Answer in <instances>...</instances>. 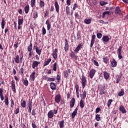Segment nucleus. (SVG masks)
<instances>
[{
  "label": "nucleus",
  "instance_id": "nucleus-1",
  "mask_svg": "<svg viewBox=\"0 0 128 128\" xmlns=\"http://www.w3.org/2000/svg\"><path fill=\"white\" fill-rule=\"evenodd\" d=\"M24 58V56H20H20L16 55L14 58V60H15L16 64H22V60Z\"/></svg>",
  "mask_w": 128,
  "mask_h": 128
},
{
  "label": "nucleus",
  "instance_id": "nucleus-2",
  "mask_svg": "<svg viewBox=\"0 0 128 128\" xmlns=\"http://www.w3.org/2000/svg\"><path fill=\"white\" fill-rule=\"evenodd\" d=\"M114 13L116 14H118V16H124V14L122 13V10H120V6H117L116 8Z\"/></svg>",
  "mask_w": 128,
  "mask_h": 128
},
{
  "label": "nucleus",
  "instance_id": "nucleus-3",
  "mask_svg": "<svg viewBox=\"0 0 128 128\" xmlns=\"http://www.w3.org/2000/svg\"><path fill=\"white\" fill-rule=\"evenodd\" d=\"M39 64H40V62L34 60L32 62V68H33V70H34L36 68H38V66Z\"/></svg>",
  "mask_w": 128,
  "mask_h": 128
},
{
  "label": "nucleus",
  "instance_id": "nucleus-4",
  "mask_svg": "<svg viewBox=\"0 0 128 128\" xmlns=\"http://www.w3.org/2000/svg\"><path fill=\"white\" fill-rule=\"evenodd\" d=\"M96 70L94 68L90 70L88 74V76L90 78H93L94 76V75L96 74Z\"/></svg>",
  "mask_w": 128,
  "mask_h": 128
},
{
  "label": "nucleus",
  "instance_id": "nucleus-5",
  "mask_svg": "<svg viewBox=\"0 0 128 128\" xmlns=\"http://www.w3.org/2000/svg\"><path fill=\"white\" fill-rule=\"evenodd\" d=\"M82 82V88H84L86 84V76L84 74H82V78L81 79Z\"/></svg>",
  "mask_w": 128,
  "mask_h": 128
},
{
  "label": "nucleus",
  "instance_id": "nucleus-6",
  "mask_svg": "<svg viewBox=\"0 0 128 128\" xmlns=\"http://www.w3.org/2000/svg\"><path fill=\"white\" fill-rule=\"evenodd\" d=\"M54 100L56 104H60L62 100V95L58 94L55 96Z\"/></svg>",
  "mask_w": 128,
  "mask_h": 128
},
{
  "label": "nucleus",
  "instance_id": "nucleus-7",
  "mask_svg": "<svg viewBox=\"0 0 128 128\" xmlns=\"http://www.w3.org/2000/svg\"><path fill=\"white\" fill-rule=\"evenodd\" d=\"M103 76H104V80H108L110 78V74L109 72H108L106 71H104Z\"/></svg>",
  "mask_w": 128,
  "mask_h": 128
},
{
  "label": "nucleus",
  "instance_id": "nucleus-8",
  "mask_svg": "<svg viewBox=\"0 0 128 128\" xmlns=\"http://www.w3.org/2000/svg\"><path fill=\"white\" fill-rule=\"evenodd\" d=\"M96 35L93 34L92 36L91 41H90V47L92 48L94 46V42H96Z\"/></svg>",
  "mask_w": 128,
  "mask_h": 128
},
{
  "label": "nucleus",
  "instance_id": "nucleus-9",
  "mask_svg": "<svg viewBox=\"0 0 128 128\" xmlns=\"http://www.w3.org/2000/svg\"><path fill=\"white\" fill-rule=\"evenodd\" d=\"M122 46H120L118 50V58L119 60H122Z\"/></svg>",
  "mask_w": 128,
  "mask_h": 128
},
{
  "label": "nucleus",
  "instance_id": "nucleus-10",
  "mask_svg": "<svg viewBox=\"0 0 128 128\" xmlns=\"http://www.w3.org/2000/svg\"><path fill=\"white\" fill-rule=\"evenodd\" d=\"M82 44H79L74 50L75 54L78 53V52H80V50H82Z\"/></svg>",
  "mask_w": 128,
  "mask_h": 128
},
{
  "label": "nucleus",
  "instance_id": "nucleus-11",
  "mask_svg": "<svg viewBox=\"0 0 128 128\" xmlns=\"http://www.w3.org/2000/svg\"><path fill=\"white\" fill-rule=\"evenodd\" d=\"M102 40L104 44L108 42L110 40V38L108 36H104L102 38Z\"/></svg>",
  "mask_w": 128,
  "mask_h": 128
},
{
  "label": "nucleus",
  "instance_id": "nucleus-12",
  "mask_svg": "<svg viewBox=\"0 0 128 128\" xmlns=\"http://www.w3.org/2000/svg\"><path fill=\"white\" fill-rule=\"evenodd\" d=\"M57 52H58V49L55 48L52 54V56L54 60H56V58H58V53Z\"/></svg>",
  "mask_w": 128,
  "mask_h": 128
},
{
  "label": "nucleus",
  "instance_id": "nucleus-13",
  "mask_svg": "<svg viewBox=\"0 0 128 128\" xmlns=\"http://www.w3.org/2000/svg\"><path fill=\"white\" fill-rule=\"evenodd\" d=\"M11 84V88L12 89V92H16V82H14V80H12V81Z\"/></svg>",
  "mask_w": 128,
  "mask_h": 128
},
{
  "label": "nucleus",
  "instance_id": "nucleus-14",
  "mask_svg": "<svg viewBox=\"0 0 128 128\" xmlns=\"http://www.w3.org/2000/svg\"><path fill=\"white\" fill-rule=\"evenodd\" d=\"M119 110L122 114H126V108H124V106L122 105L120 106Z\"/></svg>",
  "mask_w": 128,
  "mask_h": 128
},
{
  "label": "nucleus",
  "instance_id": "nucleus-15",
  "mask_svg": "<svg viewBox=\"0 0 128 128\" xmlns=\"http://www.w3.org/2000/svg\"><path fill=\"white\" fill-rule=\"evenodd\" d=\"M54 6L56 12L60 14V5H58V2L56 0L54 2Z\"/></svg>",
  "mask_w": 128,
  "mask_h": 128
},
{
  "label": "nucleus",
  "instance_id": "nucleus-16",
  "mask_svg": "<svg viewBox=\"0 0 128 128\" xmlns=\"http://www.w3.org/2000/svg\"><path fill=\"white\" fill-rule=\"evenodd\" d=\"M50 86L52 90H56V84L54 82H51Z\"/></svg>",
  "mask_w": 128,
  "mask_h": 128
},
{
  "label": "nucleus",
  "instance_id": "nucleus-17",
  "mask_svg": "<svg viewBox=\"0 0 128 128\" xmlns=\"http://www.w3.org/2000/svg\"><path fill=\"white\" fill-rule=\"evenodd\" d=\"M68 48H69V45H68V40L66 38H65V44H64V47L65 52H68Z\"/></svg>",
  "mask_w": 128,
  "mask_h": 128
},
{
  "label": "nucleus",
  "instance_id": "nucleus-18",
  "mask_svg": "<svg viewBox=\"0 0 128 128\" xmlns=\"http://www.w3.org/2000/svg\"><path fill=\"white\" fill-rule=\"evenodd\" d=\"M111 66L112 68H116L118 65V62L114 58H113L112 61H110Z\"/></svg>",
  "mask_w": 128,
  "mask_h": 128
},
{
  "label": "nucleus",
  "instance_id": "nucleus-19",
  "mask_svg": "<svg viewBox=\"0 0 128 128\" xmlns=\"http://www.w3.org/2000/svg\"><path fill=\"white\" fill-rule=\"evenodd\" d=\"M78 108L74 109V111L71 115L72 118H76V116L78 114Z\"/></svg>",
  "mask_w": 128,
  "mask_h": 128
},
{
  "label": "nucleus",
  "instance_id": "nucleus-20",
  "mask_svg": "<svg viewBox=\"0 0 128 128\" xmlns=\"http://www.w3.org/2000/svg\"><path fill=\"white\" fill-rule=\"evenodd\" d=\"M54 112H52V110H50L48 113V118H54Z\"/></svg>",
  "mask_w": 128,
  "mask_h": 128
},
{
  "label": "nucleus",
  "instance_id": "nucleus-21",
  "mask_svg": "<svg viewBox=\"0 0 128 128\" xmlns=\"http://www.w3.org/2000/svg\"><path fill=\"white\" fill-rule=\"evenodd\" d=\"M80 98H81V100H85L86 98V90L82 91V94H80Z\"/></svg>",
  "mask_w": 128,
  "mask_h": 128
},
{
  "label": "nucleus",
  "instance_id": "nucleus-22",
  "mask_svg": "<svg viewBox=\"0 0 128 128\" xmlns=\"http://www.w3.org/2000/svg\"><path fill=\"white\" fill-rule=\"evenodd\" d=\"M76 102V99L73 98L70 101V108H72L74 106V104Z\"/></svg>",
  "mask_w": 128,
  "mask_h": 128
},
{
  "label": "nucleus",
  "instance_id": "nucleus-23",
  "mask_svg": "<svg viewBox=\"0 0 128 128\" xmlns=\"http://www.w3.org/2000/svg\"><path fill=\"white\" fill-rule=\"evenodd\" d=\"M46 24L47 25V30H50V28H52V25L50 24V20L48 19L46 22Z\"/></svg>",
  "mask_w": 128,
  "mask_h": 128
},
{
  "label": "nucleus",
  "instance_id": "nucleus-24",
  "mask_svg": "<svg viewBox=\"0 0 128 128\" xmlns=\"http://www.w3.org/2000/svg\"><path fill=\"white\" fill-rule=\"evenodd\" d=\"M2 92H4V90L0 88V98L2 102L4 100V94H2Z\"/></svg>",
  "mask_w": 128,
  "mask_h": 128
},
{
  "label": "nucleus",
  "instance_id": "nucleus-25",
  "mask_svg": "<svg viewBox=\"0 0 128 128\" xmlns=\"http://www.w3.org/2000/svg\"><path fill=\"white\" fill-rule=\"evenodd\" d=\"M44 78L46 80H47V82H54L56 80V78H52L47 76H46Z\"/></svg>",
  "mask_w": 128,
  "mask_h": 128
},
{
  "label": "nucleus",
  "instance_id": "nucleus-26",
  "mask_svg": "<svg viewBox=\"0 0 128 128\" xmlns=\"http://www.w3.org/2000/svg\"><path fill=\"white\" fill-rule=\"evenodd\" d=\"M24 12L26 14H28V12H30V5L26 4L24 8Z\"/></svg>",
  "mask_w": 128,
  "mask_h": 128
},
{
  "label": "nucleus",
  "instance_id": "nucleus-27",
  "mask_svg": "<svg viewBox=\"0 0 128 128\" xmlns=\"http://www.w3.org/2000/svg\"><path fill=\"white\" fill-rule=\"evenodd\" d=\"M44 6H46V4L44 3V2L40 0L39 2V6L40 8H44Z\"/></svg>",
  "mask_w": 128,
  "mask_h": 128
},
{
  "label": "nucleus",
  "instance_id": "nucleus-28",
  "mask_svg": "<svg viewBox=\"0 0 128 128\" xmlns=\"http://www.w3.org/2000/svg\"><path fill=\"white\" fill-rule=\"evenodd\" d=\"M59 123V126L60 128H64V120H62L58 122Z\"/></svg>",
  "mask_w": 128,
  "mask_h": 128
},
{
  "label": "nucleus",
  "instance_id": "nucleus-29",
  "mask_svg": "<svg viewBox=\"0 0 128 128\" xmlns=\"http://www.w3.org/2000/svg\"><path fill=\"white\" fill-rule=\"evenodd\" d=\"M52 62V58H50L47 60H45L44 64V66H46L48 64H50V62Z\"/></svg>",
  "mask_w": 128,
  "mask_h": 128
},
{
  "label": "nucleus",
  "instance_id": "nucleus-30",
  "mask_svg": "<svg viewBox=\"0 0 128 128\" xmlns=\"http://www.w3.org/2000/svg\"><path fill=\"white\" fill-rule=\"evenodd\" d=\"M36 49V54H38V56H40V54H42V49H39L38 47L36 46V48H35Z\"/></svg>",
  "mask_w": 128,
  "mask_h": 128
},
{
  "label": "nucleus",
  "instance_id": "nucleus-31",
  "mask_svg": "<svg viewBox=\"0 0 128 128\" xmlns=\"http://www.w3.org/2000/svg\"><path fill=\"white\" fill-rule=\"evenodd\" d=\"M35 76H36V72L34 71L32 73L31 76H30V78L32 80V82H34V80L36 78L34 77Z\"/></svg>",
  "mask_w": 128,
  "mask_h": 128
},
{
  "label": "nucleus",
  "instance_id": "nucleus-32",
  "mask_svg": "<svg viewBox=\"0 0 128 128\" xmlns=\"http://www.w3.org/2000/svg\"><path fill=\"white\" fill-rule=\"evenodd\" d=\"M108 14V16L110 15V11H106L102 13V18H104L106 17V15Z\"/></svg>",
  "mask_w": 128,
  "mask_h": 128
},
{
  "label": "nucleus",
  "instance_id": "nucleus-33",
  "mask_svg": "<svg viewBox=\"0 0 128 128\" xmlns=\"http://www.w3.org/2000/svg\"><path fill=\"white\" fill-rule=\"evenodd\" d=\"M124 94V89H121L120 91L118 94V96H122Z\"/></svg>",
  "mask_w": 128,
  "mask_h": 128
},
{
  "label": "nucleus",
  "instance_id": "nucleus-34",
  "mask_svg": "<svg viewBox=\"0 0 128 128\" xmlns=\"http://www.w3.org/2000/svg\"><path fill=\"white\" fill-rule=\"evenodd\" d=\"M4 98V102L6 106H8V97L6 95L5 96Z\"/></svg>",
  "mask_w": 128,
  "mask_h": 128
},
{
  "label": "nucleus",
  "instance_id": "nucleus-35",
  "mask_svg": "<svg viewBox=\"0 0 128 128\" xmlns=\"http://www.w3.org/2000/svg\"><path fill=\"white\" fill-rule=\"evenodd\" d=\"M84 22L86 24H90L92 22V19L91 18L88 19H85L84 20Z\"/></svg>",
  "mask_w": 128,
  "mask_h": 128
},
{
  "label": "nucleus",
  "instance_id": "nucleus-36",
  "mask_svg": "<svg viewBox=\"0 0 128 128\" xmlns=\"http://www.w3.org/2000/svg\"><path fill=\"white\" fill-rule=\"evenodd\" d=\"M5 22H6V21L4 20V18H2L1 26H2V30L4 28V26L6 25Z\"/></svg>",
  "mask_w": 128,
  "mask_h": 128
},
{
  "label": "nucleus",
  "instance_id": "nucleus-37",
  "mask_svg": "<svg viewBox=\"0 0 128 128\" xmlns=\"http://www.w3.org/2000/svg\"><path fill=\"white\" fill-rule=\"evenodd\" d=\"M57 67H58V62H56L53 64L52 70H54V72H56Z\"/></svg>",
  "mask_w": 128,
  "mask_h": 128
},
{
  "label": "nucleus",
  "instance_id": "nucleus-38",
  "mask_svg": "<svg viewBox=\"0 0 128 128\" xmlns=\"http://www.w3.org/2000/svg\"><path fill=\"white\" fill-rule=\"evenodd\" d=\"M66 12L67 16H70V7H68V6L66 7Z\"/></svg>",
  "mask_w": 128,
  "mask_h": 128
},
{
  "label": "nucleus",
  "instance_id": "nucleus-39",
  "mask_svg": "<svg viewBox=\"0 0 128 128\" xmlns=\"http://www.w3.org/2000/svg\"><path fill=\"white\" fill-rule=\"evenodd\" d=\"M95 120L97 121V122H100V120H102V118H100V115L97 114L96 115V117H95Z\"/></svg>",
  "mask_w": 128,
  "mask_h": 128
},
{
  "label": "nucleus",
  "instance_id": "nucleus-40",
  "mask_svg": "<svg viewBox=\"0 0 128 128\" xmlns=\"http://www.w3.org/2000/svg\"><path fill=\"white\" fill-rule=\"evenodd\" d=\"M80 106L81 108H84V102L82 99L80 100Z\"/></svg>",
  "mask_w": 128,
  "mask_h": 128
},
{
  "label": "nucleus",
  "instance_id": "nucleus-41",
  "mask_svg": "<svg viewBox=\"0 0 128 128\" xmlns=\"http://www.w3.org/2000/svg\"><path fill=\"white\" fill-rule=\"evenodd\" d=\"M75 88H76V94H80V92H78V90H80V87L78 86V84L75 85Z\"/></svg>",
  "mask_w": 128,
  "mask_h": 128
},
{
  "label": "nucleus",
  "instance_id": "nucleus-42",
  "mask_svg": "<svg viewBox=\"0 0 128 128\" xmlns=\"http://www.w3.org/2000/svg\"><path fill=\"white\" fill-rule=\"evenodd\" d=\"M23 84L25 86H28V80L26 78H25L24 80Z\"/></svg>",
  "mask_w": 128,
  "mask_h": 128
},
{
  "label": "nucleus",
  "instance_id": "nucleus-43",
  "mask_svg": "<svg viewBox=\"0 0 128 128\" xmlns=\"http://www.w3.org/2000/svg\"><path fill=\"white\" fill-rule=\"evenodd\" d=\"M38 12L35 11L33 14V18L34 20H36V18H38Z\"/></svg>",
  "mask_w": 128,
  "mask_h": 128
},
{
  "label": "nucleus",
  "instance_id": "nucleus-44",
  "mask_svg": "<svg viewBox=\"0 0 128 128\" xmlns=\"http://www.w3.org/2000/svg\"><path fill=\"white\" fill-rule=\"evenodd\" d=\"M92 62H93V64H94V66H98V62L96 60H94V59L92 58Z\"/></svg>",
  "mask_w": 128,
  "mask_h": 128
},
{
  "label": "nucleus",
  "instance_id": "nucleus-45",
  "mask_svg": "<svg viewBox=\"0 0 128 128\" xmlns=\"http://www.w3.org/2000/svg\"><path fill=\"white\" fill-rule=\"evenodd\" d=\"M24 24V19L23 18H18V24L22 26Z\"/></svg>",
  "mask_w": 128,
  "mask_h": 128
},
{
  "label": "nucleus",
  "instance_id": "nucleus-46",
  "mask_svg": "<svg viewBox=\"0 0 128 128\" xmlns=\"http://www.w3.org/2000/svg\"><path fill=\"white\" fill-rule=\"evenodd\" d=\"M20 105H21V106L22 107V108H26V100H23L22 101V102L21 103H20Z\"/></svg>",
  "mask_w": 128,
  "mask_h": 128
},
{
  "label": "nucleus",
  "instance_id": "nucleus-47",
  "mask_svg": "<svg viewBox=\"0 0 128 128\" xmlns=\"http://www.w3.org/2000/svg\"><path fill=\"white\" fill-rule=\"evenodd\" d=\"M108 2H104V1H100V4L102 6H104L106 4H108Z\"/></svg>",
  "mask_w": 128,
  "mask_h": 128
},
{
  "label": "nucleus",
  "instance_id": "nucleus-48",
  "mask_svg": "<svg viewBox=\"0 0 128 128\" xmlns=\"http://www.w3.org/2000/svg\"><path fill=\"white\" fill-rule=\"evenodd\" d=\"M112 102H113L112 99H110L108 100L107 102V106L108 108H110V104H112Z\"/></svg>",
  "mask_w": 128,
  "mask_h": 128
},
{
  "label": "nucleus",
  "instance_id": "nucleus-49",
  "mask_svg": "<svg viewBox=\"0 0 128 128\" xmlns=\"http://www.w3.org/2000/svg\"><path fill=\"white\" fill-rule=\"evenodd\" d=\"M30 6L32 8H34L36 6V0H30Z\"/></svg>",
  "mask_w": 128,
  "mask_h": 128
},
{
  "label": "nucleus",
  "instance_id": "nucleus-50",
  "mask_svg": "<svg viewBox=\"0 0 128 128\" xmlns=\"http://www.w3.org/2000/svg\"><path fill=\"white\" fill-rule=\"evenodd\" d=\"M70 56V58H78V56H76V54H74V52H72V50H71Z\"/></svg>",
  "mask_w": 128,
  "mask_h": 128
},
{
  "label": "nucleus",
  "instance_id": "nucleus-51",
  "mask_svg": "<svg viewBox=\"0 0 128 128\" xmlns=\"http://www.w3.org/2000/svg\"><path fill=\"white\" fill-rule=\"evenodd\" d=\"M64 76L65 78H66L68 76V70L64 71Z\"/></svg>",
  "mask_w": 128,
  "mask_h": 128
},
{
  "label": "nucleus",
  "instance_id": "nucleus-52",
  "mask_svg": "<svg viewBox=\"0 0 128 128\" xmlns=\"http://www.w3.org/2000/svg\"><path fill=\"white\" fill-rule=\"evenodd\" d=\"M74 16L76 20L80 18V14H78V11L75 12Z\"/></svg>",
  "mask_w": 128,
  "mask_h": 128
},
{
  "label": "nucleus",
  "instance_id": "nucleus-53",
  "mask_svg": "<svg viewBox=\"0 0 128 128\" xmlns=\"http://www.w3.org/2000/svg\"><path fill=\"white\" fill-rule=\"evenodd\" d=\"M103 60L105 64H108L109 60L108 57L104 56L103 57Z\"/></svg>",
  "mask_w": 128,
  "mask_h": 128
},
{
  "label": "nucleus",
  "instance_id": "nucleus-54",
  "mask_svg": "<svg viewBox=\"0 0 128 128\" xmlns=\"http://www.w3.org/2000/svg\"><path fill=\"white\" fill-rule=\"evenodd\" d=\"M24 68H21L20 69V71H19V73L20 74V76H22V74H24Z\"/></svg>",
  "mask_w": 128,
  "mask_h": 128
},
{
  "label": "nucleus",
  "instance_id": "nucleus-55",
  "mask_svg": "<svg viewBox=\"0 0 128 128\" xmlns=\"http://www.w3.org/2000/svg\"><path fill=\"white\" fill-rule=\"evenodd\" d=\"M42 34L43 36H44L46 34V28H44V26L42 28Z\"/></svg>",
  "mask_w": 128,
  "mask_h": 128
},
{
  "label": "nucleus",
  "instance_id": "nucleus-56",
  "mask_svg": "<svg viewBox=\"0 0 128 128\" xmlns=\"http://www.w3.org/2000/svg\"><path fill=\"white\" fill-rule=\"evenodd\" d=\"M120 76H116V83L118 84L120 82Z\"/></svg>",
  "mask_w": 128,
  "mask_h": 128
},
{
  "label": "nucleus",
  "instance_id": "nucleus-57",
  "mask_svg": "<svg viewBox=\"0 0 128 128\" xmlns=\"http://www.w3.org/2000/svg\"><path fill=\"white\" fill-rule=\"evenodd\" d=\"M102 110V108H100L98 107L96 108V114H98V112H100Z\"/></svg>",
  "mask_w": 128,
  "mask_h": 128
},
{
  "label": "nucleus",
  "instance_id": "nucleus-58",
  "mask_svg": "<svg viewBox=\"0 0 128 128\" xmlns=\"http://www.w3.org/2000/svg\"><path fill=\"white\" fill-rule=\"evenodd\" d=\"M20 112V106H18V108L15 110L14 114H18Z\"/></svg>",
  "mask_w": 128,
  "mask_h": 128
},
{
  "label": "nucleus",
  "instance_id": "nucleus-59",
  "mask_svg": "<svg viewBox=\"0 0 128 128\" xmlns=\"http://www.w3.org/2000/svg\"><path fill=\"white\" fill-rule=\"evenodd\" d=\"M96 36L98 38H102V33H98L96 34Z\"/></svg>",
  "mask_w": 128,
  "mask_h": 128
},
{
  "label": "nucleus",
  "instance_id": "nucleus-60",
  "mask_svg": "<svg viewBox=\"0 0 128 128\" xmlns=\"http://www.w3.org/2000/svg\"><path fill=\"white\" fill-rule=\"evenodd\" d=\"M56 80H57L58 82H60V76L58 74L56 77Z\"/></svg>",
  "mask_w": 128,
  "mask_h": 128
},
{
  "label": "nucleus",
  "instance_id": "nucleus-61",
  "mask_svg": "<svg viewBox=\"0 0 128 128\" xmlns=\"http://www.w3.org/2000/svg\"><path fill=\"white\" fill-rule=\"evenodd\" d=\"M104 90L102 89H101L100 90V93L99 94L100 95V96H102V94H104Z\"/></svg>",
  "mask_w": 128,
  "mask_h": 128
},
{
  "label": "nucleus",
  "instance_id": "nucleus-62",
  "mask_svg": "<svg viewBox=\"0 0 128 128\" xmlns=\"http://www.w3.org/2000/svg\"><path fill=\"white\" fill-rule=\"evenodd\" d=\"M78 8V4H74V6H73V8H72V10H76V8Z\"/></svg>",
  "mask_w": 128,
  "mask_h": 128
},
{
  "label": "nucleus",
  "instance_id": "nucleus-63",
  "mask_svg": "<svg viewBox=\"0 0 128 128\" xmlns=\"http://www.w3.org/2000/svg\"><path fill=\"white\" fill-rule=\"evenodd\" d=\"M14 102L12 99H11L10 108H14Z\"/></svg>",
  "mask_w": 128,
  "mask_h": 128
},
{
  "label": "nucleus",
  "instance_id": "nucleus-64",
  "mask_svg": "<svg viewBox=\"0 0 128 128\" xmlns=\"http://www.w3.org/2000/svg\"><path fill=\"white\" fill-rule=\"evenodd\" d=\"M36 110L34 109H32V116H36Z\"/></svg>",
  "mask_w": 128,
  "mask_h": 128
}]
</instances>
